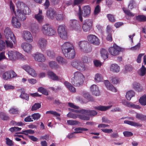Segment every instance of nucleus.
Instances as JSON below:
<instances>
[{
	"label": "nucleus",
	"instance_id": "nucleus-63",
	"mask_svg": "<svg viewBox=\"0 0 146 146\" xmlns=\"http://www.w3.org/2000/svg\"><path fill=\"white\" fill-rule=\"evenodd\" d=\"M46 114H50L53 115L55 116H60V114L59 113H58L56 111H47L46 112Z\"/></svg>",
	"mask_w": 146,
	"mask_h": 146
},
{
	"label": "nucleus",
	"instance_id": "nucleus-27",
	"mask_svg": "<svg viewBox=\"0 0 146 146\" xmlns=\"http://www.w3.org/2000/svg\"><path fill=\"white\" fill-rule=\"evenodd\" d=\"M112 107V105L107 106L100 105L99 106L94 107V108L98 110L104 111L108 110Z\"/></svg>",
	"mask_w": 146,
	"mask_h": 146
},
{
	"label": "nucleus",
	"instance_id": "nucleus-7",
	"mask_svg": "<svg viewBox=\"0 0 146 146\" xmlns=\"http://www.w3.org/2000/svg\"><path fill=\"white\" fill-rule=\"evenodd\" d=\"M71 64L72 66L80 71H84L87 69V66L84 63L80 61H73L71 62Z\"/></svg>",
	"mask_w": 146,
	"mask_h": 146
},
{
	"label": "nucleus",
	"instance_id": "nucleus-40",
	"mask_svg": "<svg viewBox=\"0 0 146 146\" xmlns=\"http://www.w3.org/2000/svg\"><path fill=\"white\" fill-rule=\"evenodd\" d=\"M88 129L83 127H78L75 128L74 129V131H76L74 132L75 134L78 133H81L82 132V131H87Z\"/></svg>",
	"mask_w": 146,
	"mask_h": 146
},
{
	"label": "nucleus",
	"instance_id": "nucleus-51",
	"mask_svg": "<svg viewBox=\"0 0 146 146\" xmlns=\"http://www.w3.org/2000/svg\"><path fill=\"white\" fill-rule=\"evenodd\" d=\"M84 97L88 100L90 101H93L94 100L92 97L88 93H84L83 95Z\"/></svg>",
	"mask_w": 146,
	"mask_h": 146
},
{
	"label": "nucleus",
	"instance_id": "nucleus-17",
	"mask_svg": "<svg viewBox=\"0 0 146 146\" xmlns=\"http://www.w3.org/2000/svg\"><path fill=\"white\" fill-rule=\"evenodd\" d=\"M17 7L22 11V12L25 15H29L31 12L29 8L25 4L23 3L19 4L17 5Z\"/></svg>",
	"mask_w": 146,
	"mask_h": 146
},
{
	"label": "nucleus",
	"instance_id": "nucleus-10",
	"mask_svg": "<svg viewBox=\"0 0 146 146\" xmlns=\"http://www.w3.org/2000/svg\"><path fill=\"white\" fill-rule=\"evenodd\" d=\"M92 22L90 19L85 20L83 23L82 29L83 31L86 32L89 31L92 28Z\"/></svg>",
	"mask_w": 146,
	"mask_h": 146
},
{
	"label": "nucleus",
	"instance_id": "nucleus-24",
	"mask_svg": "<svg viewBox=\"0 0 146 146\" xmlns=\"http://www.w3.org/2000/svg\"><path fill=\"white\" fill-rule=\"evenodd\" d=\"M90 90L93 95L96 96H98L100 95V92L98 87L96 85L93 84L90 87Z\"/></svg>",
	"mask_w": 146,
	"mask_h": 146
},
{
	"label": "nucleus",
	"instance_id": "nucleus-20",
	"mask_svg": "<svg viewBox=\"0 0 146 146\" xmlns=\"http://www.w3.org/2000/svg\"><path fill=\"white\" fill-rule=\"evenodd\" d=\"M15 15L16 16L15 18L18 20L19 19L22 21H24L26 19L25 15L19 7L17 13H15Z\"/></svg>",
	"mask_w": 146,
	"mask_h": 146
},
{
	"label": "nucleus",
	"instance_id": "nucleus-62",
	"mask_svg": "<svg viewBox=\"0 0 146 146\" xmlns=\"http://www.w3.org/2000/svg\"><path fill=\"white\" fill-rule=\"evenodd\" d=\"M21 129H22L21 128L14 127H11L9 129V131L12 132H13L14 131H20L21 130Z\"/></svg>",
	"mask_w": 146,
	"mask_h": 146
},
{
	"label": "nucleus",
	"instance_id": "nucleus-8",
	"mask_svg": "<svg viewBox=\"0 0 146 146\" xmlns=\"http://www.w3.org/2000/svg\"><path fill=\"white\" fill-rule=\"evenodd\" d=\"M58 32L60 37L61 38L64 40H66L67 39V33L64 25H61L58 26Z\"/></svg>",
	"mask_w": 146,
	"mask_h": 146
},
{
	"label": "nucleus",
	"instance_id": "nucleus-57",
	"mask_svg": "<svg viewBox=\"0 0 146 146\" xmlns=\"http://www.w3.org/2000/svg\"><path fill=\"white\" fill-rule=\"evenodd\" d=\"M5 47V42L3 40L0 39V51L3 50Z\"/></svg>",
	"mask_w": 146,
	"mask_h": 146
},
{
	"label": "nucleus",
	"instance_id": "nucleus-50",
	"mask_svg": "<svg viewBox=\"0 0 146 146\" xmlns=\"http://www.w3.org/2000/svg\"><path fill=\"white\" fill-rule=\"evenodd\" d=\"M9 112L11 114H16L18 113L19 110L17 108H12L9 110Z\"/></svg>",
	"mask_w": 146,
	"mask_h": 146
},
{
	"label": "nucleus",
	"instance_id": "nucleus-56",
	"mask_svg": "<svg viewBox=\"0 0 146 146\" xmlns=\"http://www.w3.org/2000/svg\"><path fill=\"white\" fill-rule=\"evenodd\" d=\"M31 30L33 33H36L38 30V27L37 25H33L31 28Z\"/></svg>",
	"mask_w": 146,
	"mask_h": 146
},
{
	"label": "nucleus",
	"instance_id": "nucleus-49",
	"mask_svg": "<svg viewBox=\"0 0 146 146\" xmlns=\"http://www.w3.org/2000/svg\"><path fill=\"white\" fill-rule=\"evenodd\" d=\"M83 114H80L78 115V118L83 120L88 121L90 120V117L86 115Z\"/></svg>",
	"mask_w": 146,
	"mask_h": 146
},
{
	"label": "nucleus",
	"instance_id": "nucleus-48",
	"mask_svg": "<svg viewBox=\"0 0 146 146\" xmlns=\"http://www.w3.org/2000/svg\"><path fill=\"white\" fill-rule=\"evenodd\" d=\"M41 107V105L39 103H35L31 108V110L35 111L40 108Z\"/></svg>",
	"mask_w": 146,
	"mask_h": 146
},
{
	"label": "nucleus",
	"instance_id": "nucleus-16",
	"mask_svg": "<svg viewBox=\"0 0 146 146\" xmlns=\"http://www.w3.org/2000/svg\"><path fill=\"white\" fill-rule=\"evenodd\" d=\"M16 76V74L13 70L6 72L3 75V78L5 80L10 79Z\"/></svg>",
	"mask_w": 146,
	"mask_h": 146
},
{
	"label": "nucleus",
	"instance_id": "nucleus-41",
	"mask_svg": "<svg viewBox=\"0 0 146 146\" xmlns=\"http://www.w3.org/2000/svg\"><path fill=\"white\" fill-rule=\"evenodd\" d=\"M49 66L52 69L57 68L59 67V66L54 61H51L49 63Z\"/></svg>",
	"mask_w": 146,
	"mask_h": 146
},
{
	"label": "nucleus",
	"instance_id": "nucleus-58",
	"mask_svg": "<svg viewBox=\"0 0 146 146\" xmlns=\"http://www.w3.org/2000/svg\"><path fill=\"white\" fill-rule=\"evenodd\" d=\"M110 21L112 22H113L115 21V19L113 15L110 14H108L107 15Z\"/></svg>",
	"mask_w": 146,
	"mask_h": 146
},
{
	"label": "nucleus",
	"instance_id": "nucleus-19",
	"mask_svg": "<svg viewBox=\"0 0 146 146\" xmlns=\"http://www.w3.org/2000/svg\"><path fill=\"white\" fill-rule=\"evenodd\" d=\"M23 36V39L27 42H30L33 41V38L31 34L28 31H24Z\"/></svg>",
	"mask_w": 146,
	"mask_h": 146
},
{
	"label": "nucleus",
	"instance_id": "nucleus-22",
	"mask_svg": "<svg viewBox=\"0 0 146 146\" xmlns=\"http://www.w3.org/2000/svg\"><path fill=\"white\" fill-rule=\"evenodd\" d=\"M21 47L25 52L28 53L31 52L32 49L31 45L26 42L23 43L21 45Z\"/></svg>",
	"mask_w": 146,
	"mask_h": 146
},
{
	"label": "nucleus",
	"instance_id": "nucleus-26",
	"mask_svg": "<svg viewBox=\"0 0 146 146\" xmlns=\"http://www.w3.org/2000/svg\"><path fill=\"white\" fill-rule=\"evenodd\" d=\"M47 74L48 77L54 81H58L60 80L58 76L52 71H48L47 72Z\"/></svg>",
	"mask_w": 146,
	"mask_h": 146
},
{
	"label": "nucleus",
	"instance_id": "nucleus-37",
	"mask_svg": "<svg viewBox=\"0 0 146 146\" xmlns=\"http://www.w3.org/2000/svg\"><path fill=\"white\" fill-rule=\"evenodd\" d=\"M110 70L113 72H117L119 71V67L117 64H113L111 66Z\"/></svg>",
	"mask_w": 146,
	"mask_h": 146
},
{
	"label": "nucleus",
	"instance_id": "nucleus-32",
	"mask_svg": "<svg viewBox=\"0 0 146 146\" xmlns=\"http://www.w3.org/2000/svg\"><path fill=\"white\" fill-rule=\"evenodd\" d=\"M101 56L104 60L108 57V51L104 48H102L100 51Z\"/></svg>",
	"mask_w": 146,
	"mask_h": 146
},
{
	"label": "nucleus",
	"instance_id": "nucleus-47",
	"mask_svg": "<svg viewBox=\"0 0 146 146\" xmlns=\"http://www.w3.org/2000/svg\"><path fill=\"white\" fill-rule=\"evenodd\" d=\"M101 7L99 5H97L95 8L94 11V15H97L101 12Z\"/></svg>",
	"mask_w": 146,
	"mask_h": 146
},
{
	"label": "nucleus",
	"instance_id": "nucleus-42",
	"mask_svg": "<svg viewBox=\"0 0 146 146\" xmlns=\"http://www.w3.org/2000/svg\"><path fill=\"white\" fill-rule=\"evenodd\" d=\"M94 79L97 82L102 81L103 80V78L101 75L99 73L95 75Z\"/></svg>",
	"mask_w": 146,
	"mask_h": 146
},
{
	"label": "nucleus",
	"instance_id": "nucleus-14",
	"mask_svg": "<svg viewBox=\"0 0 146 146\" xmlns=\"http://www.w3.org/2000/svg\"><path fill=\"white\" fill-rule=\"evenodd\" d=\"M56 13V11L54 8L50 7L46 11V17L49 19L54 20L55 18Z\"/></svg>",
	"mask_w": 146,
	"mask_h": 146
},
{
	"label": "nucleus",
	"instance_id": "nucleus-12",
	"mask_svg": "<svg viewBox=\"0 0 146 146\" xmlns=\"http://www.w3.org/2000/svg\"><path fill=\"white\" fill-rule=\"evenodd\" d=\"M121 50V48L120 47L116 44H113V47L109 48V52L110 54L113 56H117L119 55Z\"/></svg>",
	"mask_w": 146,
	"mask_h": 146
},
{
	"label": "nucleus",
	"instance_id": "nucleus-29",
	"mask_svg": "<svg viewBox=\"0 0 146 146\" xmlns=\"http://www.w3.org/2000/svg\"><path fill=\"white\" fill-rule=\"evenodd\" d=\"M124 123L130 125L134 127H140L142 126V125L137 123L131 121L125 120L124 121Z\"/></svg>",
	"mask_w": 146,
	"mask_h": 146
},
{
	"label": "nucleus",
	"instance_id": "nucleus-64",
	"mask_svg": "<svg viewBox=\"0 0 146 146\" xmlns=\"http://www.w3.org/2000/svg\"><path fill=\"white\" fill-rule=\"evenodd\" d=\"M72 4V1L70 0L68 1H64L63 3V5L65 8L66 7L71 5Z\"/></svg>",
	"mask_w": 146,
	"mask_h": 146
},
{
	"label": "nucleus",
	"instance_id": "nucleus-60",
	"mask_svg": "<svg viewBox=\"0 0 146 146\" xmlns=\"http://www.w3.org/2000/svg\"><path fill=\"white\" fill-rule=\"evenodd\" d=\"M146 68L143 65H142L140 70V75L143 76L146 74Z\"/></svg>",
	"mask_w": 146,
	"mask_h": 146
},
{
	"label": "nucleus",
	"instance_id": "nucleus-54",
	"mask_svg": "<svg viewBox=\"0 0 146 146\" xmlns=\"http://www.w3.org/2000/svg\"><path fill=\"white\" fill-rule=\"evenodd\" d=\"M35 133V131L34 130L32 129H28L27 130H25L24 131H23L22 132H20L19 133L20 134H24V133H29L30 134H33Z\"/></svg>",
	"mask_w": 146,
	"mask_h": 146
},
{
	"label": "nucleus",
	"instance_id": "nucleus-4",
	"mask_svg": "<svg viewBox=\"0 0 146 146\" xmlns=\"http://www.w3.org/2000/svg\"><path fill=\"white\" fill-rule=\"evenodd\" d=\"M91 8L89 5L85 6L83 8V12L82 11L80 7H79V12L78 13V15L79 19L81 22L83 21L82 15L84 17H88L91 13Z\"/></svg>",
	"mask_w": 146,
	"mask_h": 146
},
{
	"label": "nucleus",
	"instance_id": "nucleus-28",
	"mask_svg": "<svg viewBox=\"0 0 146 146\" xmlns=\"http://www.w3.org/2000/svg\"><path fill=\"white\" fill-rule=\"evenodd\" d=\"M18 20V19L14 17H13L12 18V23L13 26L15 28H19L21 26V23Z\"/></svg>",
	"mask_w": 146,
	"mask_h": 146
},
{
	"label": "nucleus",
	"instance_id": "nucleus-23",
	"mask_svg": "<svg viewBox=\"0 0 146 146\" xmlns=\"http://www.w3.org/2000/svg\"><path fill=\"white\" fill-rule=\"evenodd\" d=\"M17 91L18 92L21 93V94L19 96L21 98L25 99L27 101L29 100V95L28 94L25 93V90L24 89L22 88L19 89Z\"/></svg>",
	"mask_w": 146,
	"mask_h": 146
},
{
	"label": "nucleus",
	"instance_id": "nucleus-3",
	"mask_svg": "<svg viewBox=\"0 0 146 146\" xmlns=\"http://www.w3.org/2000/svg\"><path fill=\"white\" fill-rule=\"evenodd\" d=\"M42 31L44 35L48 36H53L56 33L55 29L48 24L44 25L42 26Z\"/></svg>",
	"mask_w": 146,
	"mask_h": 146
},
{
	"label": "nucleus",
	"instance_id": "nucleus-2",
	"mask_svg": "<svg viewBox=\"0 0 146 146\" xmlns=\"http://www.w3.org/2000/svg\"><path fill=\"white\" fill-rule=\"evenodd\" d=\"M84 78L81 72L77 71L74 73V77L72 78L71 83L75 86H79L83 83V79Z\"/></svg>",
	"mask_w": 146,
	"mask_h": 146
},
{
	"label": "nucleus",
	"instance_id": "nucleus-34",
	"mask_svg": "<svg viewBox=\"0 0 146 146\" xmlns=\"http://www.w3.org/2000/svg\"><path fill=\"white\" fill-rule=\"evenodd\" d=\"M56 60L58 63L60 64L64 65L67 63L66 60L61 56H59L56 57Z\"/></svg>",
	"mask_w": 146,
	"mask_h": 146
},
{
	"label": "nucleus",
	"instance_id": "nucleus-11",
	"mask_svg": "<svg viewBox=\"0 0 146 146\" xmlns=\"http://www.w3.org/2000/svg\"><path fill=\"white\" fill-rule=\"evenodd\" d=\"M47 40L46 39L44 38H41L38 41L37 45L42 51H44L47 46Z\"/></svg>",
	"mask_w": 146,
	"mask_h": 146
},
{
	"label": "nucleus",
	"instance_id": "nucleus-6",
	"mask_svg": "<svg viewBox=\"0 0 146 146\" xmlns=\"http://www.w3.org/2000/svg\"><path fill=\"white\" fill-rule=\"evenodd\" d=\"M69 23L70 29L74 30L78 33L82 31L81 27L78 21L75 19H71Z\"/></svg>",
	"mask_w": 146,
	"mask_h": 146
},
{
	"label": "nucleus",
	"instance_id": "nucleus-45",
	"mask_svg": "<svg viewBox=\"0 0 146 146\" xmlns=\"http://www.w3.org/2000/svg\"><path fill=\"white\" fill-rule=\"evenodd\" d=\"M122 9L124 13L128 16L133 17L135 16V14L134 13H132L129 10H127L126 8L123 7Z\"/></svg>",
	"mask_w": 146,
	"mask_h": 146
},
{
	"label": "nucleus",
	"instance_id": "nucleus-9",
	"mask_svg": "<svg viewBox=\"0 0 146 146\" xmlns=\"http://www.w3.org/2000/svg\"><path fill=\"white\" fill-rule=\"evenodd\" d=\"M4 32L5 38L7 39H10L15 44L16 42L15 37L10 29L7 27L5 29Z\"/></svg>",
	"mask_w": 146,
	"mask_h": 146
},
{
	"label": "nucleus",
	"instance_id": "nucleus-46",
	"mask_svg": "<svg viewBox=\"0 0 146 146\" xmlns=\"http://www.w3.org/2000/svg\"><path fill=\"white\" fill-rule=\"evenodd\" d=\"M12 40L10 39H7L5 40L6 46L8 48H12L13 47V44L12 41Z\"/></svg>",
	"mask_w": 146,
	"mask_h": 146
},
{
	"label": "nucleus",
	"instance_id": "nucleus-21",
	"mask_svg": "<svg viewBox=\"0 0 146 146\" xmlns=\"http://www.w3.org/2000/svg\"><path fill=\"white\" fill-rule=\"evenodd\" d=\"M80 112L82 114L90 116H94L96 115L98 113V112L95 110H90L84 109L80 110Z\"/></svg>",
	"mask_w": 146,
	"mask_h": 146
},
{
	"label": "nucleus",
	"instance_id": "nucleus-38",
	"mask_svg": "<svg viewBox=\"0 0 146 146\" xmlns=\"http://www.w3.org/2000/svg\"><path fill=\"white\" fill-rule=\"evenodd\" d=\"M35 17L39 23H41L42 22L44 17L42 15L38 13L35 15Z\"/></svg>",
	"mask_w": 146,
	"mask_h": 146
},
{
	"label": "nucleus",
	"instance_id": "nucleus-53",
	"mask_svg": "<svg viewBox=\"0 0 146 146\" xmlns=\"http://www.w3.org/2000/svg\"><path fill=\"white\" fill-rule=\"evenodd\" d=\"M136 117L142 121L146 120L145 115L139 113H137L136 115Z\"/></svg>",
	"mask_w": 146,
	"mask_h": 146
},
{
	"label": "nucleus",
	"instance_id": "nucleus-13",
	"mask_svg": "<svg viewBox=\"0 0 146 146\" xmlns=\"http://www.w3.org/2000/svg\"><path fill=\"white\" fill-rule=\"evenodd\" d=\"M87 39L89 42L93 45H98L100 44L99 39L94 35H89L87 36Z\"/></svg>",
	"mask_w": 146,
	"mask_h": 146
},
{
	"label": "nucleus",
	"instance_id": "nucleus-33",
	"mask_svg": "<svg viewBox=\"0 0 146 146\" xmlns=\"http://www.w3.org/2000/svg\"><path fill=\"white\" fill-rule=\"evenodd\" d=\"M133 89L138 92H141L143 90V88L140 86V84L137 82H134L133 84Z\"/></svg>",
	"mask_w": 146,
	"mask_h": 146
},
{
	"label": "nucleus",
	"instance_id": "nucleus-18",
	"mask_svg": "<svg viewBox=\"0 0 146 146\" xmlns=\"http://www.w3.org/2000/svg\"><path fill=\"white\" fill-rule=\"evenodd\" d=\"M33 56L36 61L39 62H44L46 60L45 57L43 54L39 52L34 54Z\"/></svg>",
	"mask_w": 146,
	"mask_h": 146
},
{
	"label": "nucleus",
	"instance_id": "nucleus-55",
	"mask_svg": "<svg viewBox=\"0 0 146 146\" xmlns=\"http://www.w3.org/2000/svg\"><path fill=\"white\" fill-rule=\"evenodd\" d=\"M40 115L38 113H33L31 115L33 119L34 120H38L40 118Z\"/></svg>",
	"mask_w": 146,
	"mask_h": 146
},
{
	"label": "nucleus",
	"instance_id": "nucleus-59",
	"mask_svg": "<svg viewBox=\"0 0 146 146\" xmlns=\"http://www.w3.org/2000/svg\"><path fill=\"white\" fill-rule=\"evenodd\" d=\"M24 134H25L27 136H28L29 139H30L31 140L33 141H37L38 140V139L36 137H35L33 135H29L27 133H24Z\"/></svg>",
	"mask_w": 146,
	"mask_h": 146
},
{
	"label": "nucleus",
	"instance_id": "nucleus-15",
	"mask_svg": "<svg viewBox=\"0 0 146 146\" xmlns=\"http://www.w3.org/2000/svg\"><path fill=\"white\" fill-rule=\"evenodd\" d=\"M22 68L32 76L35 77L36 76L37 74L35 71L30 66L25 65L22 66Z\"/></svg>",
	"mask_w": 146,
	"mask_h": 146
},
{
	"label": "nucleus",
	"instance_id": "nucleus-30",
	"mask_svg": "<svg viewBox=\"0 0 146 146\" xmlns=\"http://www.w3.org/2000/svg\"><path fill=\"white\" fill-rule=\"evenodd\" d=\"M64 84L71 92H76V89L69 82L65 81L64 82Z\"/></svg>",
	"mask_w": 146,
	"mask_h": 146
},
{
	"label": "nucleus",
	"instance_id": "nucleus-43",
	"mask_svg": "<svg viewBox=\"0 0 146 146\" xmlns=\"http://www.w3.org/2000/svg\"><path fill=\"white\" fill-rule=\"evenodd\" d=\"M9 117L5 113H0V118L3 121L7 120L9 119Z\"/></svg>",
	"mask_w": 146,
	"mask_h": 146
},
{
	"label": "nucleus",
	"instance_id": "nucleus-35",
	"mask_svg": "<svg viewBox=\"0 0 146 146\" xmlns=\"http://www.w3.org/2000/svg\"><path fill=\"white\" fill-rule=\"evenodd\" d=\"M65 18V16L63 13L57 14L55 16V18L57 20L59 21H62Z\"/></svg>",
	"mask_w": 146,
	"mask_h": 146
},
{
	"label": "nucleus",
	"instance_id": "nucleus-1",
	"mask_svg": "<svg viewBox=\"0 0 146 146\" xmlns=\"http://www.w3.org/2000/svg\"><path fill=\"white\" fill-rule=\"evenodd\" d=\"M62 51L65 56L68 58H74L76 53L73 44L69 42H65L61 46Z\"/></svg>",
	"mask_w": 146,
	"mask_h": 146
},
{
	"label": "nucleus",
	"instance_id": "nucleus-25",
	"mask_svg": "<svg viewBox=\"0 0 146 146\" xmlns=\"http://www.w3.org/2000/svg\"><path fill=\"white\" fill-rule=\"evenodd\" d=\"M104 83L107 88L109 90L114 92H116V89L111 84L108 80H105Z\"/></svg>",
	"mask_w": 146,
	"mask_h": 146
},
{
	"label": "nucleus",
	"instance_id": "nucleus-39",
	"mask_svg": "<svg viewBox=\"0 0 146 146\" xmlns=\"http://www.w3.org/2000/svg\"><path fill=\"white\" fill-rule=\"evenodd\" d=\"M139 102L142 105H146V95H144L140 98L139 100Z\"/></svg>",
	"mask_w": 146,
	"mask_h": 146
},
{
	"label": "nucleus",
	"instance_id": "nucleus-61",
	"mask_svg": "<svg viewBox=\"0 0 146 146\" xmlns=\"http://www.w3.org/2000/svg\"><path fill=\"white\" fill-rule=\"evenodd\" d=\"M67 123L71 125H74L78 124L79 122L75 120H68L67 121Z\"/></svg>",
	"mask_w": 146,
	"mask_h": 146
},
{
	"label": "nucleus",
	"instance_id": "nucleus-52",
	"mask_svg": "<svg viewBox=\"0 0 146 146\" xmlns=\"http://www.w3.org/2000/svg\"><path fill=\"white\" fill-rule=\"evenodd\" d=\"M6 143L7 145L9 146H13L14 145V142L12 140H11L9 138H6Z\"/></svg>",
	"mask_w": 146,
	"mask_h": 146
},
{
	"label": "nucleus",
	"instance_id": "nucleus-36",
	"mask_svg": "<svg viewBox=\"0 0 146 146\" xmlns=\"http://www.w3.org/2000/svg\"><path fill=\"white\" fill-rule=\"evenodd\" d=\"M135 94V93L132 90H130L127 92L126 97L128 100H130Z\"/></svg>",
	"mask_w": 146,
	"mask_h": 146
},
{
	"label": "nucleus",
	"instance_id": "nucleus-5",
	"mask_svg": "<svg viewBox=\"0 0 146 146\" xmlns=\"http://www.w3.org/2000/svg\"><path fill=\"white\" fill-rule=\"evenodd\" d=\"M80 50L82 52L88 53L92 51V48L89 43L86 41H80L78 43Z\"/></svg>",
	"mask_w": 146,
	"mask_h": 146
},
{
	"label": "nucleus",
	"instance_id": "nucleus-44",
	"mask_svg": "<svg viewBox=\"0 0 146 146\" xmlns=\"http://www.w3.org/2000/svg\"><path fill=\"white\" fill-rule=\"evenodd\" d=\"M136 19L140 22L146 21V17L144 15H139L136 17Z\"/></svg>",
	"mask_w": 146,
	"mask_h": 146
},
{
	"label": "nucleus",
	"instance_id": "nucleus-31",
	"mask_svg": "<svg viewBox=\"0 0 146 146\" xmlns=\"http://www.w3.org/2000/svg\"><path fill=\"white\" fill-rule=\"evenodd\" d=\"M8 57L10 60H13L15 59L17 53L13 51H10L8 52Z\"/></svg>",
	"mask_w": 146,
	"mask_h": 146
}]
</instances>
